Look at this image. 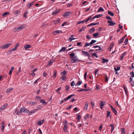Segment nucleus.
Masks as SVG:
<instances>
[{
  "label": "nucleus",
  "mask_w": 134,
  "mask_h": 134,
  "mask_svg": "<svg viewBox=\"0 0 134 134\" xmlns=\"http://www.w3.org/2000/svg\"><path fill=\"white\" fill-rule=\"evenodd\" d=\"M43 107H42L40 105H38L37 107V109H35V110H36V111L37 110H40L41 108H42Z\"/></svg>",
  "instance_id": "41"
},
{
  "label": "nucleus",
  "mask_w": 134,
  "mask_h": 134,
  "mask_svg": "<svg viewBox=\"0 0 134 134\" xmlns=\"http://www.w3.org/2000/svg\"><path fill=\"white\" fill-rule=\"evenodd\" d=\"M102 15V14H98L97 15L93 17L92 18V20L93 19L96 18H98L99 17L101 16Z\"/></svg>",
  "instance_id": "15"
},
{
  "label": "nucleus",
  "mask_w": 134,
  "mask_h": 134,
  "mask_svg": "<svg viewBox=\"0 0 134 134\" xmlns=\"http://www.w3.org/2000/svg\"><path fill=\"white\" fill-rule=\"evenodd\" d=\"M61 73L62 74H63V75H64V76H65V75H66L67 72L66 71L64 70L63 71L61 72Z\"/></svg>",
  "instance_id": "48"
},
{
  "label": "nucleus",
  "mask_w": 134,
  "mask_h": 134,
  "mask_svg": "<svg viewBox=\"0 0 134 134\" xmlns=\"http://www.w3.org/2000/svg\"><path fill=\"white\" fill-rule=\"evenodd\" d=\"M11 43H7L4 44V45L1 46H0V48L1 49H5L7 48L12 45Z\"/></svg>",
  "instance_id": "2"
},
{
  "label": "nucleus",
  "mask_w": 134,
  "mask_h": 134,
  "mask_svg": "<svg viewBox=\"0 0 134 134\" xmlns=\"http://www.w3.org/2000/svg\"><path fill=\"white\" fill-rule=\"evenodd\" d=\"M108 13L110 15L113 16H114V14L112 12H111L110 11H109L108 12Z\"/></svg>",
  "instance_id": "36"
},
{
  "label": "nucleus",
  "mask_w": 134,
  "mask_h": 134,
  "mask_svg": "<svg viewBox=\"0 0 134 134\" xmlns=\"http://www.w3.org/2000/svg\"><path fill=\"white\" fill-rule=\"evenodd\" d=\"M62 33V31L55 30L54 31L53 34H61Z\"/></svg>",
  "instance_id": "20"
},
{
  "label": "nucleus",
  "mask_w": 134,
  "mask_h": 134,
  "mask_svg": "<svg viewBox=\"0 0 134 134\" xmlns=\"http://www.w3.org/2000/svg\"><path fill=\"white\" fill-rule=\"evenodd\" d=\"M87 74V72H85L84 75V79H85V80H86Z\"/></svg>",
  "instance_id": "56"
},
{
  "label": "nucleus",
  "mask_w": 134,
  "mask_h": 134,
  "mask_svg": "<svg viewBox=\"0 0 134 134\" xmlns=\"http://www.w3.org/2000/svg\"><path fill=\"white\" fill-rule=\"evenodd\" d=\"M34 4V2H32L31 3H28L27 4V7L29 8H30L32 5H33Z\"/></svg>",
  "instance_id": "22"
},
{
  "label": "nucleus",
  "mask_w": 134,
  "mask_h": 134,
  "mask_svg": "<svg viewBox=\"0 0 134 134\" xmlns=\"http://www.w3.org/2000/svg\"><path fill=\"white\" fill-rule=\"evenodd\" d=\"M63 130L64 132H67V125H64V127L63 128Z\"/></svg>",
  "instance_id": "25"
},
{
  "label": "nucleus",
  "mask_w": 134,
  "mask_h": 134,
  "mask_svg": "<svg viewBox=\"0 0 134 134\" xmlns=\"http://www.w3.org/2000/svg\"><path fill=\"white\" fill-rule=\"evenodd\" d=\"M132 77H130L129 79L130 81V82L131 84V85L132 86H134V82L132 80Z\"/></svg>",
  "instance_id": "13"
},
{
  "label": "nucleus",
  "mask_w": 134,
  "mask_h": 134,
  "mask_svg": "<svg viewBox=\"0 0 134 134\" xmlns=\"http://www.w3.org/2000/svg\"><path fill=\"white\" fill-rule=\"evenodd\" d=\"M21 71V66H20L19 67V69L18 71L16 72V74L18 75L19 73Z\"/></svg>",
  "instance_id": "60"
},
{
  "label": "nucleus",
  "mask_w": 134,
  "mask_h": 134,
  "mask_svg": "<svg viewBox=\"0 0 134 134\" xmlns=\"http://www.w3.org/2000/svg\"><path fill=\"white\" fill-rule=\"evenodd\" d=\"M82 83V82L81 81H79L77 82L75 84V85L77 86H79Z\"/></svg>",
  "instance_id": "23"
},
{
  "label": "nucleus",
  "mask_w": 134,
  "mask_h": 134,
  "mask_svg": "<svg viewBox=\"0 0 134 134\" xmlns=\"http://www.w3.org/2000/svg\"><path fill=\"white\" fill-rule=\"evenodd\" d=\"M95 29L93 28H92L90 30V32L91 33H93V31H94Z\"/></svg>",
  "instance_id": "59"
},
{
  "label": "nucleus",
  "mask_w": 134,
  "mask_h": 134,
  "mask_svg": "<svg viewBox=\"0 0 134 134\" xmlns=\"http://www.w3.org/2000/svg\"><path fill=\"white\" fill-rule=\"evenodd\" d=\"M91 17L92 16H90L87 19H85L84 20L85 21V22L87 23L89 21V20L91 19Z\"/></svg>",
  "instance_id": "46"
},
{
  "label": "nucleus",
  "mask_w": 134,
  "mask_h": 134,
  "mask_svg": "<svg viewBox=\"0 0 134 134\" xmlns=\"http://www.w3.org/2000/svg\"><path fill=\"white\" fill-rule=\"evenodd\" d=\"M105 103L103 101H101V103L100 104V108L101 109H102Z\"/></svg>",
  "instance_id": "9"
},
{
  "label": "nucleus",
  "mask_w": 134,
  "mask_h": 134,
  "mask_svg": "<svg viewBox=\"0 0 134 134\" xmlns=\"http://www.w3.org/2000/svg\"><path fill=\"white\" fill-rule=\"evenodd\" d=\"M40 102H41L42 103L44 104H46L47 103V102H46L45 101L41 99L40 100Z\"/></svg>",
  "instance_id": "34"
},
{
  "label": "nucleus",
  "mask_w": 134,
  "mask_h": 134,
  "mask_svg": "<svg viewBox=\"0 0 134 134\" xmlns=\"http://www.w3.org/2000/svg\"><path fill=\"white\" fill-rule=\"evenodd\" d=\"M44 119L41 120L40 121H37V124L39 125H41L44 122Z\"/></svg>",
  "instance_id": "8"
},
{
  "label": "nucleus",
  "mask_w": 134,
  "mask_h": 134,
  "mask_svg": "<svg viewBox=\"0 0 134 134\" xmlns=\"http://www.w3.org/2000/svg\"><path fill=\"white\" fill-rule=\"evenodd\" d=\"M102 60H103V61L102 62V63H104L106 62L107 63L108 61V59H106L103 58L102 59Z\"/></svg>",
  "instance_id": "30"
},
{
  "label": "nucleus",
  "mask_w": 134,
  "mask_h": 134,
  "mask_svg": "<svg viewBox=\"0 0 134 134\" xmlns=\"http://www.w3.org/2000/svg\"><path fill=\"white\" fill-rule=\"evenodd\" d=\"M81 116L80 115H78L77 118V121H79L80 119H81Z\"/></svg>",
  "instance_id": "55"
},
{
  "label": "nucleus",
  "mask_w": 134,
  "mask_h": 134,
  "mask_svg": "<svg viewBox=\"0 0 134 134\" xmlns=\"http://www.w3.org/2000/svg\"><path fill=\"white\" fill-rule=\"evenodd\" d=\"M8 105V104L7 103H6L5 104H4L2 107L3 109H4Z\"/></svg>",
  "instance_id": "42"
},
{
  "label": "nucleus",
  "mask_w": 134,
  "mask_h": 134,
  "mask_svg": "<svg viewBox=\"0 0 134 134\" xmlns=\"http://www.w3.org/2000/svg\"><path fill=\"white\" fill-rule=\"evenodd\" d=\"M57 71H56L55 70L54 71V74L52 76V77H53L54 79H55L56 76L57 74Z\"/></svg>",
  "instance_id": "21"
},
{
  "label": "nucleus",
  "mask_w": 134,
  "mask_h": 134,
  "mask_svg": "<svg viewBox=\"0 0 134 134\" xmlns=\"http://www.w3.org/2000/svg\"><path fill=\"white\" fill-rule=\"evenodd\" d=\"M86 28V26H83L81 29L79 30V32H81L82 31H84Z\"/></svg>",
  "instance_id": "18"
},
{
  "label": "nucleus",
  "mask_w": 134,
  "mask_h": 134,
  "mask_svg": "<svg viewBox=\"0 0 134 134\" xmlns=\"http://www.w3.org/2000/svg\"><path fill=\"white\" fill-rule=\"evenodd\" d=\"M130 75H131L130 77H134V73L133 71H131L130 73Z\"/></svg>",
  "instance_id": "35"
},
{
  "label": "nucleus",
  "mask_w": 134,
  "mask_h": 134,
  "mask_svg": "<svg viewBox=\"0 0 134 134\" xmlns=\"http://www.w3.org/2000/svg\"><path fill=\"white\" fill-rule=\"evenodd\" d=\"M65 88L66 91L67 92L70 89V87L68 85H67L66 86Z\"/></svg>",
  "instance_id": "47"
},
{
  "label": "nucleus",
  "mask_w": 134,
  "mask_h": 134,
  "mask_svg": "<svg viewBox=\"0 0 134 134\" xmlns=\"http://www.w3.org/2000/svg\"><path fill=\"white\" fill-rule=\"evenodd\" d=\"M104 10L103 9L102 7H100L98 11V12H100L102 11H104Z\"/></svg>",
  "instance_id": "32"
},
{
  "label": "nucleus",
  "mask_w": 134,
  "mask_h": 134,
  "mask_svg": "<svg viewBox=\"0 0 134 134\" xmlns=\"http://www.w3.org/2000/svg\"><path fill=\"white\" fill-rule=\"evenodd\" d=\"M30 103L31 105H34V104H36L37 103L35 102H31Z\"/></svg>",
  "instance_id": "49"
},
{
  "label": "nucleus",
  "mask_w": 134,
  "mask_h": 134,
  "mask_svg": "<svg viewBox=\"0 0 134 134\" xmlns=\"http://www.w3.org/2000/svg\"><path fill=\"white\" fill-rule=\"evenodd\" d=\"M75 54L74 53H72L69 54V55L70 57L73 58L72 59H77V57L76 56H74Z\"/></svg>",
  "instance_id": "5"
},
{
  "label": "nucleus",
  "mask_w": 134,
  "mask_h": 134,
  "mask_svg": "<svg viewBox=\"0 0 134 134\" xmlns=\"http://www.w3.org/2000/svg\"><path fill=\"white\" fill-rule=\"evenodd\" d=\"M36 111V110L35 109H33L30 111H29V113H28L29 115H30L34 113Z\"/></svg>",
  "instance_id": "17"
},
{
  "label": "nucleus",
  "mask_w": 134,
  "mask_h": 134,
  "mask_svg": "<svg viewBox=\"0 0 134 134\" xmlns=\"http://www.w3.org/2000/svg\"><path fill=\"white\" fill-rule=\"evenodd\" d=\"M31 45L30 44H27L25 45L24 46V48L25 49H29L30 48H31Z\"/></svg>",
  "instance_id": "12"
},
{
  "label": "nucleus",
  "mask_w": 134,
  "mask_h": 134,
  "mask_svg": "<svg viewBox=\"0 0 134 134\" xmlns=\"http://www.w3.org/2000/svg\"><path fill=\"white\" fill-rule=\"evenodd\" d=\"M54 62V60L53 59L51 60L48 62V64L47 66H49L52 64V63Z\"/></svg>",
  "instance_id": "10"
},
{
  "label": "nucleus",
  "mask_w": 134,
  "mask_h": 134,
  "mask_svg": "<svg viewBox=\"0 0 134 134\" xmlns=\"http://www.w3.org/2000/svg\"><path fill=\"white\" fill-rule=\"evenodd\" d=\"M123 40H122V39L121 38L120 39L118 43L119 44H120L121 43H122L123 42Z\"/></svg>",
  "instance_id": "54"
},
{
  "label": "nucleus",
  "mask_w": 134,
  "mask_h": 134,
  "mask_svg": "<svg viewBox=\"0 0 134 134\" xmlns=\"http://www.w3.org/2000/svg\"><path fill=\"white\" fill-rule=\"evenodd\" d=\"M92 54L93 55H92V57H93V56H94L96 58L98 57V56L96 54V53H92Z\"/></svg>",
  "instance_id": "58"
},
{
  "label": "nucleus",
  "mask_w": 134,
  "mask_h": 134,
  "mask_svg": "<svg viewBox=\"0 0 134 134\" xmlns=\"http://www.w3.org/2000/svg\"><path fill=\"white\" fill-rule=\"evenodd\" d=\"M110 126L111 127V132H112L114 130V126L113 124H110Z\"/></svg>",
  "instance_id": "19"
},
{
  "label": "nucleus",
  "mask_w": 134,
  "mask_h": 134,
  "mask_svg": "<svg viewBox=\"0 0 134 134\" xmlns=\"http://www.w3.org/2000/svg\"><path fill=\"white\" fill-rule=\"evenodd\" d=\"M66 48L65 47H62L60 50L59 51V52H64L66 50Z\"/></svg>",
  "instance_id": "28"
},
{
  "label": "nucleus",
  "mask_w": 134,
  "mask_h": 134,
  "mask_svg": "<svg viewBox=\"0 0 134 134\" xmlns=\"http://www.w3.org/2000/svg\"><path fill=\"white\" fill-rule=\"evenodd\" d=\"M75 95L74 94H72L71 95H70L69 96H68L67 97L65 98L64 99V101H66V100H68L69 99H70L71 97H72V96H74Z\"/></svg>",
  "instance_id": "6"
},
{
  "label": "nucleus",
  "mask_w": 134,
  "mask_h": 134,
  "mask_svg": "<svg viewBox=\"0 0 134 134\" xmlns=\"http://www.w3.org/2000/svg\"><path fill=\"white\" fill-rule=\"evenodd\" d=\"M75 84L74 81H73L70 83L71 85L72 86H74Z\"/></svg>",
  "instance_id": "61"
},
{
  "label": "nucleus",
  "mask_w": 134,
  "mask_h": 134,
  "mask_svg": "<svg viewBox=\"0 0 134 134\" xmlns=\"http://www.w3.org/2000/svg\"><path fill=\"white\" fill-rule=\"evenodd\" d=\"M9 14V13L8 12H5L3 13L2 14V16H3L5 17L7 15Z\"/></svg>",
  "instance_id": "29"
},
{
  "label": "nucleus",
  "mask_w": 134,
  "mask_h": 134,
  "mask_svg": "<svg viewBox=\"0 0 134 134\" xmlns=\"http://www.w3.org/2000/svg\"><path fill=\"white\" fill-rule=\"evenodd\" d=\"M28 13V11H26L23 15L24 17L25 18H26Z\"/></svg>",
  "instance_id": "43"
},
{
  "label": "nucleus",
  "mask_w": 134,
  "mask_h": 134,
  "mask_svg": "<svg viewBox=\"0 0 134 134\" xmlns=\"http://www.w3.org/2000/svg\"><path fill=\"white\" fill-rule=\"evenodd\" d=\"M26 27V25L25 24H23L20 26L18 27H16L15 28L14 31L16 32H18L20 30H21L22 29Z\"/></svg>",
  "instance_id": "1"
},
{
  "label": "nucleus",
  "mask_w": 134,
  "mask_h": 134,
  "mask_svg": "<svg viewBox=\"0 0 134 134\" xmlns=\"http://www.w3.org/2000/svg\"><path fill=\"white\" fill-rule=\"evenodd\" d=\"M73 35H71L70 37H69V39H68V40L69 41H71L72 40H74L75 39V38H74L73 37Z\"/></svg>",
  "instance_id": "14"
},
{
  "label": "nucleus",
  "mask_w": 134,
  "mask_h": 134,
  "mask_svg": "<svg viewBox=\"0 0 134 134\" xmlns=\"http://www.w3.org/2000/svg\"><path fill=\"white\" fill-rule=\"evenodd\" d=\"M89 116V115L88 114H87L84 117V119L85 120H86L87 118H88Z\"/></svg>",
  "instance_id": "62"
},
{
  "label": "nucleus",
  "mask_w": 134,
  "mask_h": 134,
  "mask_svg": "<svg viewBox=\"0 0 134 134\" xmlns=\"http://www.w3.org/2000/svg\"><path fill=\"white\" fill-rule=\"evenodd\" d=\"M112 111H113V112L115 113V114L116 115L117 114L116 110H115V109H114V110H113Z\"/></svg>",
  "instance_id": "63"
},
{
  "label": "nucleus",
  "mask_w": 134,
  "mask_h": 134,
  "mask_svg": "<svg viewBox=\"0 0 134 134\" xmlns=\"http://www.w3.org/2000/svg\"><path fill=\"white\" fill-rule=\"evenodd\" d=\"M13 90V88H8L6 90V92L7 93H8L12 91Z\"/></svg>",
  "instance_id": "16"
},
{
  "label": "nucleus",
  "mask_w": 134,
  "mask_h": 134,
  "mask_svg": "<svg viewBox=\"0 0 134 134\" xmlns=\"http://www.w3.org/2000/svg\"><path fill=\"white\" fill-rule=\"evenodd\" d=\"M114 46L113 44H111L110 46H109V47L108 48V49L110 51H111V49L112 47H113Z\"/></svg>",
  "instance_id": "39"
},
{
  "label": "nucleus",
  "mask_w": 134,
  "mask_h": 134,
  "mask_svg": "<svg viewBox=\"0 0 134 134\" xmlns=\"http://www.w3.org/2000/svg\"><path fill=\"white\" fill-rule=\"evenodd\" d=\"M128 42V39L127 38H126L125 40V41L124 42V43L125 45H126L127 44V43Z\"/></svg>",
  "instance_id": "51"
},
{
  "label": "nucleus",
  "mask_w": 134,
  "mask_h": 134,
  "mask_svg": "<svg viewBox=\"0 0 134 134\" xmlns=\"http://www.w3.org/2000/svg\"><path fill=\"white\" fill-rule=\"evenodd\" d=\"M92 37L88 35H87L86 37V38L89 39L90 40L91 38Z\"/></svg>",
  "instance_id": "64"
},
{
  "label": "nucleus",
  "mask_w": 134,
  "mask_h": 134,
  "mask_svg": "<svg viewBox=\"0 0 134 134\" xmlns=\"http://www.w3.org/2000/svg\"><path fill=\"white\" fill-rule=\"evenodd\" d=\"M82 44L81 42H78L77 44V46H80Z\"/></svg>",
  "instance_id": "50"
},
{
  "label": "nucleus",
  "mask_w": 134,
  "mask_h": 134,
  "mask_svg": "<svg viewBox=\"0 0 134 134\" xmlns=\"http://www.w3.org/2000/svg\"><path fill=\"white\" fill-rule=\"evenodd\" d=\"M72 13V12H67L65 13L63 15V17H68Z\"/></svg>",
  "instance_id": "3"
},
{
  "label": "nucleus",
  "mask_w": 134,
  "mask_h": 134,
  "mask_svg": "<svg viewBox=\"0 0 134 134\" xmlns=\"http://www.w3.org/2000/svg\"><path fill=\"white\" fill-rule=\"evenodd\" d=\"M81 61V60L78 59H71V62L72 63H74L76 62H79Z\"/></svg>",
  "instance_id": "4"
},
{
  "label": "nucleus",
  "mask_w": 134,
  "mask_h": 134,
  "mask_svg": "<svg viewBox=\"0 0 134 134\" xmlns=\"http://www.w3.org/2000/svg\"><path fill=\"white\" fill-rule=\"evenodd\" d=\"M88 105V103L87 102H86L85 104V106L84 107L85 109L87 110Z\"/></svg>",
  "instance_id": "27"
},
{
  "label": "nucleus",
  "mask_w": 134,
  "mask_h": 134,
  "mask_svg": "<svg viewBox=\"0 0 134 134\" xmlns=\"http://www.w3.org/2000/svg\"><path fill=\"white\" fill-rule=\"evenodd\" d=\"M108 23L109 24V26H113L114 25L116 24L111 20H108Z\"/></svg>",
  "instance_id": "7"
},
{
  "label": "nucleus",
  "mask_w": 134,
  "mask_h": 134,
  "mask_svg": "<svg viewBox=\"0 0 134 134\" xmlns=\"http://www.w3.org/2000/svg\"><path fill=\"white\" fill-rule=\"evenodd\" d=\"M111 112L109 111H107V117H108L109 116L111 117V115H110V113Z\"/></svg>",
  "instance_id": "45"
},
{
  "label": "nucleus",
  "mask_w": 134,
  "mask_h": 134,
  "mask_svg": "<svg viewBox=\"0 0 134 134\" xmlns=\"http://www.w3.org/2000/svg\"><path fill=\"white\" fill-rule=\"evenodd\" d=\"M120 66H118L117 68H116L115 67H114V69L115 71H117L119 70L120 69Z\"/></svg>",
  "instance_id": "40"
},
{
  "label": "nucleus",
  "mask_w": 134,
  "mask_h": 134,
  "mask_svg": "<svg viewBox=\"0 0 134 134\" xmlns=\"http://www.w3.org/2000/svg\"><path fill=\"white\" fill-rule=\"evenodd\" d=\"M105 75V81L106 82H107L108 81V77L106 75Z\"/></svg>",
  "instance_id": "37"
},
{
  "label": "nucleus",
  "mask_w": 134,
  "mask_h": 134,
  "mask_svg": "<svg viewBox=\"0 0 134 134\" xmlns=\"http://www.w3.org/2000/svg\"><path fill=\"white\" fill-rule=\"evenodd\" d=\"M58 12V11L57 10H55L52 12V14L53 15H56Z\"/></svg>",
  "instance_id": "24"
},
{
  "label": "nucleus",
  "mask_w": 134,
  "mask_h": 134,
  "mask_svg": "<svg viewBox=\"0 0 134 134\" xmlns=\"http://www.w3.org/2000/svg\"><path fill=\"white\" fill-rule=\"evenodd\" d=\"M60 20V19H58L54 21V23L55 24H57L59 23Z\"/></svg>",
  "instance_id": "33"
},
{
  "label": "nucleus",
  "mask_w": 134,
  "mask_h": 134,
  "mask_svg": "<svg viewBox=\"0 0 134 134\" xmlns=\"http://www.w3.org/2000/svg\"><path fill=\"white\" fill-rule=\"evenodd\" d=\"M62 79L64 81L66 80V78L65 76L63 75L60 77V79Z\"/></svg>",
  "instance_id": "31"
},
{
  "label": "nucleus",
  "mask_w": 134,
  "mask_h": 134,
  "mask_svg": "<svg viewBox=\"0 0 134 134\" xmlns=\"http://www.w3.org/2000/svg\"><path fill=\"white\" fill-rule=\"evenodd\" d=\"M90 45V44H89V43H88L87 42L84 45V47H86L88 46H89Z\"/></svg>",
  "instance_id": "53"
},
{
  "label": "nucleus",
  "mask_w": 134,
  "mask_h": 134,
  "mask_svg": "<svg viewBox=\"0 0 134 134\" xmlns=\"http://www.w3.org/2000/svg\"><path fill=\"white\" fill-rule=\"evenodd\" d=\"M16 50V48H13L12 49L10 50V51L8 52H9V53H10L11 52L13 51H14Z\"/></svg>",
  "instance_id": "57"
},
{
  "label": "nucleus",
  "mask_w": 134,
  "mask_h": 134,
  "mask_svg": "<svg viewBox=\"0 0 134 134\" xmlns=\"http://www.w3.org/2000/svg\"><path fill=\"white\" fill-rule=\"evenodd\" d=\"M14 69V67H12L11 68L10 70L9 71V75H10L11 74L12 71H13V69Z\"/></svg>",
  "instance_id": "26"
},
{
  "label": "nucleus",
  "mask_w": 134,
  "mask_h": 134,
  "mask_svg": "<svg viewBox=\"0 0 134 134\" xmlns=\"http://www.w3.org/2000/svg\"><path fill=\"white\" fill-rule=\"evenodd\" d=\"M85 21L84 20L78 21L77 23V25H78V24H80L81 23H85Z\"/></svg>",
  "instance_id": "38"
},
{
  "label": "nucleus",
  "mask_w": 134,
  "mask_h": 134,
  "mask_svg": "<svg viewBox=\"0 0 134 134\" xmlns=\"http://www.w3.org/2000/svg\"><path fill=\"white\" fill-rule=\"evenodd\" d=\"M121 131L122 134H125V132L124 129L122 128L121 129Z\"/></svg>",
  "instance_id": "44"
},
{
  "label": "nucleus",
  "mask_w": 134,
  "mask_h": 134,
  "mask_svg": "<svg viewBox=\"0 0 134 134\" xmlns=\"http://www.w3.org/2000/svg\"><path fill=\"white\" fill-rule=\"evenodd\" d=\"M82 55H84L85 56H87L88 54H89L88 52L85 51H82Z\"/></svg>",
  "instance_id": "11"
},
{
  "label": "nucleus",
  "mask_w": 134,
  "mask_h": 134,
  "mask_svg": "<svg viewBox=\"0 0 134 134\" xmlns=\"http://www.w3.org/2000/svg\"><path fill=\"white\" fill-rule=\"evenodd\" d=\"M96 25V24H95V23H91V24L88 25L87 26L88 27L91 26H94Z\"/></svg>",
  "instance_id": "52"
}]
</instances>
